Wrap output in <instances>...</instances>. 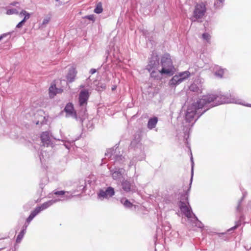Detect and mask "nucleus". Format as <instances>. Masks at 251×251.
Returning <instances> with one entry per match:
<instances>
[{
    "label": "nucleus",
    "instance_id": "1",
    "mask_svg": "<svg viewBox=\"0 0 251 251\" xmlns=\"http://www.w3.org/2000/svg\"><path fill=\"white\" fill-rule=\"evenodd\" d=\"M199 102L204 103L207 106V109L217 106L220 104L228 103H235L242 104L240 100L237 99L235 96L229 93L224 94H208L204 95L200 99Z\"/></svg>",
    "mask_w": 251,
    "mask_h": 251
},
{
    "label": "nucleus",
    "instance_id": "2",
    "mask_svg": "<svg viewBox=\"0 0 251 251\" xmlns=\"http://www.w3.org/2000/svg\"><path fill=\"white\" fill-rule=\"evenodd\" d=\"M200 99L195 103L189 105L185 112V119L188 123L192 122V126L197 120L206 111V104L200 103Z\"/></svg>",
    "mask_w": 251,
    "mask_h": 251
},
{
    "label": "nucleus",
    "instance_id": "3",
    "mask_svg": "<svg viewBox=\"0 0 251 251\" xmlns=\"http://www.w3.org/2000/svg\"><path fill=\"white\" fill-rule=\"evenodd\" d=\"M160 65L161 66L160 73L169 76H172L176 72V69L169 53H166L161 57Z\"/></svg>",
    "mask_w": 251,
    "mask_h": 251
},
{
    "label": "nucleus",
    "instance_id": "4",
    "mask_svg": "<svg viewBox=\"0 0 251 251\" xmlns=\"http://www.w3.org/2000/svg\"><path fill=\"white\" fill-rule=\"evenodd\" d=\"M206 2H197L194 6L192 16L190 18L193 22H201L205 16L207 8Z\"/></svg>",
    "mask_w": 251,
    "mask_h": 251
},
{
    "label": "nucleus",
    "instance_id": "5",
    "mask_svg": "<svg viewBox=\"0 0 251 251\" xmlns=\"http://www.w3.org/2000/svg\"><path fill=\"white\" fill-rule=\"evenodd\" d=\"M90 97V94L88 90H81L78 95V104L80 108L79 113V118L80 120L85 119V116L87 111L86 105Z\"/></svg>",
    "mask_w": 251,
    "mask_h": 251
},
{
    "label": "nucleus",
    "instance_id": "6",
    "mask_svg": "<svg viewBox=\"0 0 251 251\" xmlns=\"http://www.w3.org/2000/svg\"><path fill=\"white\" fill-rule=\"evenodd\" d=\"M105 156L113 160L115 164L125 165V158L119 151L117 148H112L107 150L105 153Z\"/></svg>",
    "mask_w": 251,
    "mask_h": 251
},
{
    "label": "nucleus",
    "instance_id": "7",
    "mask_svg": "<svg viewBox=\"0 0 251 251\" xmlns=\"http://www.w3.org/2000/svg\"><path fill=\"white\" fill-rule=\"evenodd\" d=\"M247 195L246 192H243V196L240 200H239L238 201L237 205L236 207V217L239 219L236 222V225L229 229L228 231L233 230L238 226H239L241 224V222L244 220L245 217L244 215L243 214V208L242 206V201L245 198V197Z\"/></svg>",
    "mask_w": 251,
    "mask_h": 251
},
{
    "label": "nucleus",
    "instance_id": "8",
    "mask_svg": "<svg viewBox=\"0 0 251 251\" xmlns=\"http://www.w3.org/2000/svg\"><path fill=\"white\" fill-rule=\"evenodd\" d=\"M190 76V73L186 71L178 73L170 80L169 85L171 87L176 86L180 84Z\"/></svg>",
    "mask_w": 251,
    "mask_h": 251
},
{
    "label": "nucleus",
    "instance_id": "9",
    "mask_svg": "<svg viewBox=\"0 0 251 251\" xmlns=\"http://www.w3.org/2000/svg\"><path fill=\"white\" fill-rule=\"evenodd\" d=\"M160 58L156 53H152L149 58L148 64L146 67V69L149 72L151 70H158L160 67L159 63Z\"/></svg>",
    "mask_w": 251,
    "mask_h": 251
},
{
    "label": "nucleus",
    "instance_id": "10",
    "mask_svg": "<svg viewBox=\"0 0 251 251\" xmlns=\"http://www.w3.org/2000/svg\"><path fill=\"white\" fill-rule=\"evenodd\" d=\"M115 192L114 189L109 186L104 189H100L97 193V198L100 201L104 199H109L115 195Z\"/></svg>",
    "mask_w": 251,
    "mask_h": 251
},
{
    "label": "nucleus",
    "instance_id": "11",
    "mask_svg": "<svg viewBox=\"0 0 251 251\" xmlns=\"http://www.w3.org/2000/svg\"><path fill=\"white\" fill-rule=\"evenodd\" d=\"M178 207L181 211V212L188 219H191L193 214H195L191 208V207L189 203L185 204L182 203L181 204H178Z\"/></svg>",
    "mask_w": 251,
    "mask_h": 251
},
{
    "label": "nucleus",
    "instance_id": "12",
    "mask_svg": "<svg viewBox=\"0 0 251 251\" xmlns=\"http://www.w3.org/2000/svg\"><path fill=\"white\" fill-rule=\"evenodd\" d=\"M41 140L44 147H53V141L49 131L43 132L41 135Z\"/></svg>",
    "mask_w": 251,
    "mask_h": 251
},
{
    "label": "nucleus",
    "instance_id": "13",
    "mask_svg": "<svg viewBox=\"0 0 251 251\" xmlns=\"http://www.w3.org/2000/svg\"><path fill=\"white\" fill-rule=\"evenodd\" d=\"M64 111L66 113V117L71 116L74 118L76 120H78V117L79 118V113L78 114L75 111L74 105L72 103H68L65 106L64 109Z\"/></svg>",
    "mask_w": 251,
    "mask_h": 251
},
{
    "label": "nucleus",
    "instance_id": "14",
    "mask_svg": "<svg viewBox=\"0 0 251 251\" xmlns=\"http://www.w3.org/2000/svg\"><path fill=\"white\" fill-rule=\"evenodd\" d=\"M53 194L55 195H58L60 196L61 199H59L61 201H65L69 199H71L73 197V194L74 193V192H68V191H56L54 190L53 191Z\"/></svg>",
    "mask_w": 251,
    "mask_h": 251
},
{
    "label": "nucleus",
    "instance_id": "15",
    "mask_svg": "<svg viewBox=\"0 0 251 251\" xmlns=\"http://www.w3.org/2000/svg\"><path fill=\"white\" fill-rule=\"evenodd\" d=\"M60 199H52L48 201L43 203L40 206H37L35 209L39 213L41 211L47 209L48 207L53 205V204L60 201Z\"/></svg>",
    "mask_w": 251,
    "mask_h": 251
},
{
    "label": "nucleus",
    "instance_id": "16",
    "mask_svg": "<svg viewBox=\"0 0 251 251\" xmlns=\"http://www.w3.org/2000/svg\"><path fill=\"white\" fill-rule=\"evenodd\" d=\"M111 175L112 178L114 180L120 179L123 177V175L125 173V170L123 168H115L113 170H111Z\"/></svg>",
    "mask_w": 251,
    "mask_h": 251
},
{
    "label": "nucleus",
    "instance_id": "17",
    "mask_svg": "<svg viewBox=\"0 0 251 251\" xmlns=\"http://www.w3.org/2000/svg\"><path fill=\"white\" fill-rule=\"evenodd\" d=\"M122 187L126 192H129L135 190L134 185L133 181L127 179H124L122 182Z\"/></svg>",
    "mask_w": 251,
    "mask_h": 251
},
{
    "label": "nucleus",
    "instance_id": "18",
    "mask_svg": "<svg viewBox=\"0 0 251 251\" xmlns=\"http://www.w3.org/2000/svg\"><path fill=\"white\" fill-rule=\"evenodd\" d=\"M179 195L176 193H174L171 195H169L167 197H166L164 199L165 202L167 204H171L172 203L174 205L177 204L178 200L179 199Z\"/></svg>",
    "mask_w": 251,
    "mask_h": 251
},
{
    "label": "nucleus",
    "instance_id": "19",
    "mask_svg": "<svg viewBox=\"0 0 251 251\" xmlns=\"http://www.w3.org/2000/svg\"><path fill=\"white\" fill-rule=\"evenodd\" d=\"M213 71L214 75L217 77L222 78L223 77L224 73L226 70V69L222 68L221 66L218 65H214L213 68Z\"/></svg>",
    "mask_w": 251,
    "mask_h": 251
},
{
    "label": "nucleus",
    "instance_id": "20",
    "mask_svg": "<svg viewBox=\"0 0 251 251\" xmlns=\"http://www.w3.org/2000/svg\"><path fill=\"white\" fill-rule=\"evenodd\" d=\"M121 203L124 205V206L126 208L131 210H134L136 208V205H134L131 202L128 200L126 198H123L120 200Z\"/></svg>",
    "mask_w": 251,
    "mask_h": 251
},
{
    "label": "nucleus",
    "instance_id": "21",
    "mask_svg": "<svg viewBox=\"0 0 251 251\" xmlns=\"http://www.w3.org/2000/svg\"><path fill=\"white\" fill-rule=\"evenodd\" d=\"M76 74L77 71L73 67L71 68L66 76L67 81L70 83L73 82L75 80Z\"/></svg>",
    "mask_w": 251,
    "mask_h": 251
},
{
    "label": "nucleus",
    "instance_id": "22",
    "mask_svg": "<svg viewBox=\"0 0 251 251\" xmlns=\"http://www.w3.org/2000/svg\"><path fill=\"white\" fill-rule=\"evenodd\" d=\"M150 72L151 76L154 79L161 80L162 76L166 75L165 74H161L160 69L151 70Z\"/></svg>",
    "mask_w": 251,
    "mask_h": 251
},
{
    "label": "nucleus",
    "instance_id": "23",
    "mask_svg": "<svg viewBox=\"0 0 251 251\" xmlns=\"http://www.w3.org/2000/svg\"><path fill=\"white\" fill-rule=\"evenodd\" d=\"M157 122L158 119L156 117L150 118L147 124L148 128L149 129H152L154 128L156 126Z\"/></svg>",
    "mask_w": 251,
    "mask_h": 251
},
{
    "label": "nucleus",
    "instance_id": "24",
    "mask_svg": "<svg viewBox=\"0 0 251 251\" xmlns=\"http://www.w3.org/2000/svg\"><path fill=\"white\" fill-rule=\"evenodd\" d=\"M189 89L191 91L197 93V94H201L202 92V88L201 85H198L197 84L194 83L192 84L189 87Z\"/></svg>",
    "mask_w": 251,
    "mask_h": 251
},
{
    "label": "nucleus",
    "instance_id": "25",
    "mask_svg": "<svg viewBox=\"0 0 251 251\" xmlns=\"http://www.w3.org/2000/svg\"><path fill=\"white\" fill-rule=\"evenodd\" d=\"M191 219V222L192 224L195 225L196 226L200 228H202L204 227L203 224L199 220L195 214H193V216Z\"/></svg>",
    "mask_w": 251,
    "mask_h": 251
},
{
    "label": "nucleus",
    "instance_id": "26",
    "mask_svg": "<svg viewBox=\"0 0 251 251\" xmlns=\"http://www.w3.org/2000/svg\"><path fill=\"white\" fill-rule=\"evenodd\" d=\"M178 204L182 203H189L188 201V194L187 192H184L180 196V200L178 201Z\"/></svg>",
    "mask_w": 251,
    "mask_h": 251
},
{
    "label": "nucleus",
    "instance_id": "27",
    "mask_svg": "<svg viewBox=\"0 0 251 251\" xmlns=\"http://www.w3.org/2000/svg\"><path fill=\"white\" fill-rule=\"evenodd\" d=\"M39 213L37 212L35 209H34L32 211H31V213L25 220L26 221L27 224H30V223L32 221L34 218Z\"/></svg>",
    "mask_w": 251,
    "mask_h": 251
},
{
    "label": "nucleus",
    "instance_id": "28",
    "mask_svg": "<svg viewBox=\"0 0 251 251\" xmlns=\"http://www.w3.org/2000/svg\"><path fill=\"white\" fill-rule=\"evenodd\" d=\"M49 93L50 96L52 95L54 96L58 93V89L56 88L55 85H52L50 86L49 88Z\"/></svg>",
    "mask_w": 251,
    "mask_h": 251
},
{
    "label": "nucleus",
    "instance_id": "29",
    "mask_svg": "<svg viewBox=\"0 0 251 251\" xmlns=\"http://www.w3.org/2000/svg\"><path fill=\"white\" fill-rule=\"evenodd\" d=\"M225 0H215L214 6L215 9H220L223 6Z\"/></svg>",
    "mask_w": 251,
    "mask_h": 251
},
{
    "label": "nucleus",
    "instance_id": "30",
    "mask_svg": "<svg viewBox=\"0 0 251 251\" xmlns=\"http://www.w3.org/2000/svg\"><path fill=\"white\" fill-rule=\"evenodd\" d=\"M26 233V231L21 229V231L19 232V234L17 236L16 242L17 243H19L21 242V240L23 238L25 233Z\"/></svg>",
    "mask_w": 251,
    "mask_h": 251
},
{
    "label": "nucleus",
    "instance_id": "31",
    "mask_svg": "<svg viewBox=\"0 0 251 251\" xmlns=\"http://www.w3.org/2000/svg\"><path fill=\"white\" fill-rule=\"evenodd\" d=\"M103 11L102 6L101 2H99L96 6V7L94 9L95 13L97 14H100Z\"/></svg>",
    "mask_w": 251,
    "mask_h": 251
},
{
    "label": "nucleus",
    "instance_id": "32",
    "mask_svg": "<svg viewBox=\"0 0 251 251\" xmlns=\"http://www.w3.org/2000/svg\"><path fill=\"white\" fill-rule=\"evenodd\" d=\"M30 14L27 12L25 10H22L21 12L19 13V16L22 17V16H24V18L27 20L29 19L30 17Z\"/></svg>",
    "mask_w": 251,
    "mask_h": 251
},
{
    "label": "nucleus",
    "instance_id": "33",
    "mask_svg": "<svg viewBox=\"0 0 251 251\" xmlns=\"http://www.w3.org/2000/svg\"><path fill=\"white\" fill-rule=\"evenodd\" d=\"M64 143V145L66 147V149L69 150L72 146V144L74 143V141L72 140L71 141H67L66 140H61Z\"/></svg>",
    "mask_w": 251,
    "mask_h": 251
},
{
    "label": "nucleus",
    "instance_id": "34",
    "mask_svg": "<svg viewBox=\"0 0 251 251\" xmlns=\"http://www.w3.org/2000/svg\"><path fill=\"white\" fill-rule=\"evenodd\" d=\"M50 20V17H48L45 18L39 26V28H44L46 26V25L48 24Z\"/></svg>",
    "mask_w": 251,
    "mask_h": 251
},
{
    "label": "nucleus",
    "instance_id": "35",
    "mask_svg": "<svg viewBox=\"0 0 251 251\" xmlns=\"http://www.w3.org/2000/svg\"><path fill=\"white\" fill-rule=\"evenodd\" d=\"M6 13L7 15L18 14L19 12L16 8H10L7 10Z\"/></svg>",
    "mask_w": 251,
    "mask_h": 251
},
{
    "label": "nucleus",
    "instance_id": "36",
    "mask_svg": "<svg viewBox=\"0 0 251 251\" xmlns=\"http://www.w3.org/2000/svg\"><path fill=\"white\" fill-rule=\"evenodd\" d=\"M202 37L204 40H205L207 42H209L211 36L209 34L205 32L202 34Z\"/></svg>",
    "mask_w": 251,
    "mask_h": 251
},
{
    "label": "nucleus",
    "instance_id": "37",
    "mask_svg": "<svg viewBox=\"0 0 251 251\" xmlns=\"http://www.w3.org/2000/svg\"><path fill=\"white\" fill-rule=\"evenodd\" d=\"M191 176H191V182H190V185H191V183H192V177H193V168H194V161H193V157H192V153H191Z\"/></svg>",
    "mask_w": 251,
    "mask_h": 251
},
{
    "label": "nucleus",
    "instance_id": "38",
    "mask_svg": "<svg viewBox=\"0 0 251 251\" xmlns=\"http://www.w3.org/2000/svg\"><path fill=\"white\" fill-rule=\"evenodd\" d=\"M206 232L210 235H213L214 234H218L219 236H220L221 235H223V233H217L214 231H212L210 229L207 228L206 229Z\"/></svg>",
    "mask_w": 251,
    "mask_h": 251
},
{
    "label": "nucleus",
    "instance_id": "39",
    "mask_svg": "<svg viewBox=\"0 0 251 251\" xmlns=\"http://www.w3.org/2000/svg\"><path fill=\"white\" fill-rule=\"evenodd\" d=\"M136 157V159L137 160H139V161L142 160L143 159H144L145 158V154L143 152H142L141 155L140 156H138L137 157Z\"/></svg>",
    "mask_w": 251,
    "mask_h": 251
},
{
    "label": "nucleus",
    "instance_id": "40",
    "mask_svg": "<svg viewBox=\"0 0 251 251\" xmlns=\"http://www.w3.org/2000/svg\"><path fill=\"white\" fill-rule=\"evenodd\" d=\"M85 18L90 21L94 22L95 21V17L93 15H90L85 16Z\"/></svg>",
    "mask_w": 251,
    "mask_h": 251
},
{
    "label": "nucleus",
    "instance_id": "41",
    "mask_svg": "<svg viewBox=\"0 0 251 251\" xmlns=\"http://www.w3.org/2000/svg\"><path fill=\"white\" fill-rule=\"evenodd\" d=\"M29 224H27L26 221H25V224L24 225V226H23L22 229L26 231V229H27Z\"/></svg>",
    "mask_w": 251,
    "mask_h": 251
},
{
    "label": "nucleus",
    "instance_id": "42",
    "mask_svg": "<svg viewBox=\"0 0 251 251\" xmlns=\"http://www.w3.org/2000/svg\"><path fill=\"white\" fill-rule=\"evenodd\" d=\"M10 33L9 32L7 33H4L0 35V41L2 40L3 38L5 37L7 35H10Z\"/></svg>",
    "mask_w": 251,
    "mask_h": 251
},
{
    "label": "nucleus",
    "instance_id": "43",
    "mask_svg": "<svg viewBox=\"0 0 251 251\" xmlns=\"http://www.w3.org/2000/svg\"><path fill=\"white\" fill-rule=\"evenodd\" d=\"M22 21L20 22L16 25V28H21L24 25Z\"/></svg>",
    "mask_w": 251,
    "mask_h": 251
},
{
    "label": "nucleus",
    "instance_id": "44",
    "mask_svg": "<svg viewBox=\"0 0 251 251\" xmlns=\"http://www.w3.org/2000/svg\"><path fill=\"white\" fill-rule=\"evenodd\" d=\"M39 158H40L41 162L42 163L43 159H44V157H43V152H42V151H40V152L39 154Z\"/></svg>",
    "mask_w": 251,
    "mask_h": 251
},
{
    "label": "nucleus",
    "instance_id": "45",
    "mask_svg": "<svg viewBox=\"0 0 251 251\" xmlns=\"http://www.w3.org/2000/svg\"><path fill=\"white\" fill-rule=\"evenodd\" d=\"M17 4H19V3L17 1L13 2L10 3V5L16 6L17 8H18V6H17Z\"/></svg>",
    "mask_w": 251,
    "mask_h": 251
},
{
    "label": "nucleus",
    "instance_id": "46",
    "mask_svg": "<svg viewBox=\"0 0 251 251\" xmlns=\"http://www.w3.org/2000/svg\"><path fill=\"white\" fill-rule=\"evenodd\" d=\"M135 144V141H133L131 142V144H130V150H131L132 148L134 147V145Z\"/></svg>",
    "mask_w": 251,
    "mask_h": 251
},
{
    "label": "nucleus",
    "instance_id": "47",
    "mask_svg": "<svg viewBox=\"0 0 251 251\" xmlns=\"http://www.w3.org/2000/svg\"><path fill=\"white\" fill-rule=\"evenodd\" d=\"M96 72H97L96 69H91L90 70L89 73H90L91 74H92H92H95Z\"/></svg>",
    "mask_w": 251,
    "mask_h": 251
},
{
    "label": "nucleus",
    "instance_id": "48",
    "mask_svg": "<svg viewBox=\"0 0 251 251\" xmlns=\"http://www.w3.org/2000/svg\"><path fill=\"white\" fill-rule=\"evenodd\" d=\"M141 145L140 144H137V147H136V149L135 150L137 151V150L139 149V150H141Z\"/></svg>",
    "mask_w": 251,
    "mask_h": 251
},
{
    "label": "nucleus",
    "instance_id": "49",
    "mask_svg": "<svg viewBox=\"0 0 251 251\" xmlns=\"http://www.w3.org/2000/svg\"><path fill=\"white\" fill-rule=\"evenodd\" d=\"M242 105H245L247 107H251V104H250V103H246V104L243 103Z\"/></svg>",
    "mask_w": 251,
    "mask_h": 251
},
{
    "label": "nucleus",
    "instance_id": "50",
    "mask_svg": "<svg viewBox=\"0 0 251 251\" xmlns=\"http://www.w3.org/2000/svg\"><path fill=\"white\" fill-rule=\"evenodd\" d=\"M106 86H105V85L104 84H101L100 85V88L102 89H104L105 88Z\"/></svg>",
    "mask_w": 251,
    "mask_h": 251
},
{
    "label": "nucleus",
    "instance_id": "51",
    "mask_svg": "<svg viewBox=\"0 0 251 251\" xmlns=\"http://www.w3.org/2000/svg\"><path fill=\"white\" fill-rule=\"evenodd\" d=\"M116 89V85H114V86H113L112 87L111 90H112V91H113L115 90Z\"/></svg>",
    "mask_w": 251,
    "mask_h": 251
},
{
    "label": "nucleus",
    "instance_id": "52",
    "mask_svg": "<svg viewBox=\"0 0 251 251\" xmlns=\"http://www.w3.org/2000/svg\"><path fill=\"white\" fill-rule=\"evenodd\" d=\"M170 229V226H166V229H165L166 230H169Z\"/></svg>",
    "mask_w": 251,
    "mask_h": 251
},
{
    "label": "nucleus",
    "instance_id": "53",
    "mask_svg": "<svg viewBox=\"0 0 251 251\" xmlns=\"http://www.w3.org/2000/svg\"><path fill=\"white\" fill-rule=\"evenodd\" d=\"M24 24H25V23L26 22V20L24 18V19L21 21Z\"/></svg>",
    "mask_w": 251,
    "mask_h": 251
},
{
    "label": "nucleus",
    "instance_id": "54",
    "mask_svg": "<svg viewBox=\"0 0 251 251\" xmlns=\"http://www.w3.org/2000/svg\"><path fill=\"white\" fill-rule=\"evenodd\" d=\"M133 165V161H131L129 163V166L130 167L131 166Z\"/></svg>",
    "mask_w": 251,
    "mask_h": 251
},
{
    "label": "nucleus",
    "instance_id": "55",
    "mask_svg": "<svg viewBox=\"0 0 251 251\" xmlns=\"http://www.w3.org/2000/svg\"><path fill=\"white\" fill-rule=\"evenodd\" d=\"M90 80V77L89 78H88L87 79H86V81H87V83H89V80Z\"/></svg>",
    "mask_w": 251,
    "mask_h": 251
},
{
    "label": "nucleus",
    "instance_id": "56",
    "mask_svg": "<svg viewBox=\"0 0 251 251\" xmlns=\"http://www.w3.org/2000/svg\"><path fill=\"white\" fill-rule=\"evenodd\" d=\"M103 159H102L101 160L102 163H101V165H102V164H104L105 163L104 162L103 163Z\"/></svg>",
    "mask_w": 251,
    "mask_h": 251
},
{
    "label": "nucleus",
    "instance_id": "57",
    "mask_svg": "<svg viewBox=\"0 0 251 251\" xmlns=\"http://www.w3.org/2000/svg\"><path fill=\"white\" fill-rule=\"evenodd\" d=\"M185 140H186L185 143H187V144H188V143H187V138H185Z\"/></svg>",
    "mask_w": 251,
    "mask_h": 251
},
{
    "label": "nucleus",
    "instance_id": "58",
    "mask_svg": "<svg viewBox=\"0 0 251 251\" xmlns=\"http://www.w3.org/2000/svg\"><path fill=\"white\" fill-rule=\"evenodd\" d=\"M97 89L98 91H100V89L99 88V87H98V88H97V89Z\"/></svg>",
    "mask_w": 251,
    "mask_h": 251
},
{
    "label": "nucleus",
    "instance_id": "59",
    "mask_svg": "<svg viewBox=\"0 0 251 251\" xmlns=\"http://www.w3.org/2000/svg\"><path fill=\"white\" fill-rule=\"evenodd\" d=\"M60 89H58V93H59V92H60Z\"/></svg>",
    "mask_w": 251,
    "mask_h": 251
},
{
    "label": "nucleus",
    "instance_id": "60",
    "mask_svg": "<svg viewBox=\"0 0 251 251\" xmlns=\"http://www.w3.org/2000/svg\"><path fill=\"white\" fill-rule=\"evenodd\" d=\"M84 87V86L83 85H81V86H80V87H81V88H83Z\"/></svg>",
    "mask_w": 251,
    "mask_h": 251
},
{
    "label": "nucleus",
    "instance_id": "61",
    "mask_svg": "<svg viewBox=\"0 0 251 251\" xmlns=\"http://www.w3.org/2000/svg\"><path fill=\"white\" fill-rule=\"evenodd\" d=\"M248 250H251V247H250V248L249 249H247Z\"/></svg>",
    "mask_w": 251,
    "mask_h": 251
},
{
    "label": "nucleus",
    "instance_id": "62",
    "mask_svg": "<svg viewBox=\"0 0 251 251\" xmlns=\"http://www.w3.org/2000/svg\"><path fill=\"white\" fill-rule=\"evenodd\" d=\"M58 0H56V1H58Z\"/></svg>",
    "mask_w": 251,
    "mask_h": 251
}]
</instances>
